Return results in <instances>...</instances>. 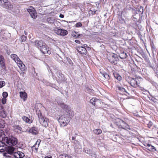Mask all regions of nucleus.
Instances as JSON below:
<instances>
[{
	"label": "nucleus",
	"instance_id": "1",
	"mask_svg": "<svg viewBox=\"0 0 158 158\" xmlns=\"http://www.w3.org/2000/svg\"><path fill=\"white\" fill-rule=\"evenodd\" d=\"M36 113L38 117L39 120L40 124L45 127H48V125L49 119L42 115L40 110H36Z\"/></svg>",
	"mask_w": 158,
	"mask_h": 158
},
{
	"label": "nucleus",
	"instance_id": "2",
	"mask_svg": "<svg viewBox=\"0 0 158 158\" xmlns=\"http://www.w3.org/2000/svg\"><path fill=\"white\" fill-rule=\"evenodd\" d=\"M11 58L16 63L18 67L22 72L24 71L25 70V66L19 57L15 54H12L10 56Z\"/></svg>",
	"mask_w": 158,
	"mask_h": 158
},
{
	"label": "nucleus",
	"instance_id": "3",
	"mask_svg": "<svg viewBox=\"0 0 158 158\" xmlns=\"http://www.w3.org/2000/svg\"><path fill=\"white\" fill-rule=\"evenodd\" d=\"M114 123L119 128L130 129L129 126L124 121L120 119H116Z\"/></svg>",
	"mask_w": 158,
	"mask_h": 158
},
{
	"label": "nucleus",
	"instance_id": "4",
	"mask_svg": "<svg viewBox=\"0 0 158 158\" xmlns=\"http://www.w3.org/2000/svg\"><path fill=\"white\" fill-rule=\"evenodd\" d=\"M5 141L6 143L10 146L16 145L18 142L17 139L13 136L6 137Z\"/></svg>",
	"mask_w": 158,
	"mask_h": 158
},
{
	"label": "nucleus",
	"instance_id": "5",
	"mask_svg": "<svg viewBox=\"0 0 158 158\" xmlns=\"http://www.w3.org/2000/svg\"><path fill=\"white\" fill-rule=\"evenodd\" d=\"M58 121L63 126H67L70 121V119L67 115H62L61 116L58 120Z\"/></svg>",
	"mask_w": 158,
	"mask_h": 158
},
{
	"label": "nucleus",
	"instance_id": "6",
	"mask_svg": "<svg viewBox=\"0 0 158 158\" xmlns=\"http://www.w3.org/2000/svg\"><path fill=\"white\" fill-rule=\"evenodd\" d=\"M129 83L131 85L135 88L137 87H139L140 81L139 79L133 78L131 77L129 78Z\"/></svg>",
	"mask_w": 158,
	"mask_h": 158
},
{
	"label": "nucleus",
	"instance_id": "7",
	"mask_svg": "<svg viewBox=\"0 0 158 158\" xmlns=\"http://www.w3.org/2000/svg\"><path fill=\"white\" fill-rule=\"evenodd\" d=\"M0 65L1 68V71L5 73L6 71L5 61L4 56L2 55L0 56Z\"/></svg>",
	"mask_w": 158,
	"mask_h": 158
},
{
	"label": "nucleus",
	"instance_id": "8",
	"mask_svg": "<svg viewBox=\"0 0 158 158\" xmlns=\"http://www.w3.org/2000/svg\"><path fill=\"white\" fill-rule=\"evenodd\" d=\"M109 61L112 64H115L117 63V61L118 60V58L116 54L113 53L109 56L108 57Z\"/></svg>",
	"mask_w": 158,
	"mask_h": 158
},
{
	"label": "nucleus",
	"instance_id": "9",
	"mask_svg": "<svg viewBox=\"0 0 158 158\" xmlns=\"http://www.w3.org/2000/svg\"><path fill=\"white\" fill-rule=\"evenodd\" d=\"M89 102L93 105L96 107L100 106L102 102L99 99H97L95 97H93L90 100Z\"/></svg>",
	"mask_w": 158,
	"mask_h": 158
},
{
	"label": "nucleus",
	"instance_id": "10",
	"mask_svg": "<svg viewBox=\"0 0 158 158\" xmlns=\"http://www.w3.org/2000/svg\"><path fill=\"white\" fill-rule=\"evenodd\" d=\"M84 47L81 46H78L77 47V50L78 52L81 55H86L87 51L85 47L87 45V44H84Z\"/></svg>",
	"mask_w": 158,
	"mask_h": 158
},
{
	"label": "nucleus",
	"instance_id": "11",
	"mask_svg": "<svg viewBox=\"0 0 158 158\" xmlns=\"http://www.w3.org/2000/svg\"><path fill=\"white\" fill-rule=\"evenodd\" d=\"M27 10L32 18L35 19L37 17V13L33 7H30V8L27 9Z\"/></svg>",
	"mask_w": 158,
	"mask_h": 158
},
{
	"label": "nucleus",
	"instance_id": "12",
	"mask_svg": "<svg viewBox=\"0 0 158 158\" xmlns=\"http://www.w3.org/2000/svg\"><path fill=\"white\" fill-rule=\"evenodd\" d=\"M40 51L43 54H50L51 53V51L49 50V48L45 44L42 48H40Z\"/></svg>",
	"mask_w": 158,
	"mask_h": 158
},
{
	"label": "nucleus",
	"instance_id": "13",
	"mask_svg": "<svg viewBox=\"0 0 158 158\" xmlns=\"http://www.w3.org/2000/svg\"><path fill=\"white\" fill-rule=\"evenodd\" d=\"M55 31L57 34L61 35H65L68 34L67 31L64 29L56 28L55 30Z\"/></svg>",
	"mask_w": 158,
	"mask_h": 158
},
{
	"label": "nucleus",
	"instance_id": "14",
	"mask_svg": "<svg viewBox=\"0 0 158 158\" xmlns=\"http://www.w3.org/2000/svg\"><path fill=\"white\" fill-rule=\"evenodd\" d=\"M6 145L5 148V152L6 151L8 154L12 155L14 153V151L15 150V148L14 147H12V146H9L7 147Z\"/></svg>",
	"mask_w": 158,
	"mask_h": 158
},
{
	"label": "nucleus",
	"instance_id": "15",
	"mask_svg": "<svg viewBox=\"0 0 158 158\" xmlns=\"http://www.w3.org/2000/svg\"><path fill=\"white\" fill-rule=\"evenodd\" d=\"M101 75L98 77V79L101 81H104L106 80L109 79L110 78L109 75L106 73H101Z\"/></svg>",
	"mask_w": 158,
	"mask_h": 158
},
{
	"label": "nucleus",
	"instance_id": "16",
	"mask_svg": "<svg viewBox=\"0 0 158 158\" xmlns=\"http://www.w3.org/2000/svg\"><path fill=\"white\" fill-rule=\"evenodd\" d=\"M13 156L15 158H23L24 156L25 155L22 152L18 151L14 152Z\"/></svg>",
	"mask_w": 158,
	"mask_h": 158
},
{
	"label": "nucleus",
	"instance_id": "17",
	"mask_svg": "<svg viewBox=\"0 0 158 158\" xmlns=\"http://www.w3.org/2000/svg\"><path fill=\"white\" fill-rule=\"evenodd\" d=\"M29 132L33 135H36L39 133V130L37 127H33L30 128Z\"/></svg>",
	"mask_w": 158,
	"mask_h": 158
},
{
	"label": "nucleus",
	"instance_id": "18",
	"mask_svg": "<svg viewBox=\"0 0 158 158\" xmlns=\"http://www.w3.org/2000/svg\"><path fill=\"white\" fill-rule=\"evenodd\" d=\"M35 45L40 50V48H42L45 44L42 40L38 41L36 40L35 41Z\"/></svg>",
	"mask_w": 158,
	"mask_h": 158
},
{
	"label": "nucleus",
	"instance_id": "19",
	"mask_svg": "<svg viewBox=\"0 0 158 158\" xmlns=\"http://www.w3.org/2000/svg\"><path fill=\"white\" fill-rule=\"evenodd\" d=\"M40 140H38L36 143L32 147V151L35 152H37L38 151V148L39 147V146L40 142Z\"/></svg>",
	"mask_w": 158,
	"mask_h": 158
},
{
	"label": "nucleus",
	"instance_id": "20",
	"mask_svg": "<svg viewBox=\"0 0 158 158\" xmlns=\"http://www.w3.org/2000/svg\"><path fill=\"white\" fill-rule=\"evenodd\" d=\"M19 94L20 97L24 101H25L27 99V95L25 92L21 91L19 92Z\"/></svg>",
	"mask_w": 158,
	"mask_h": 158
},
{
	"label": "nucleus",
	"instance_id": "21",
	"mask_svg": "<svg viewBox=\"0 0 158 158\" xmlns=\"http://www.w3.org/2000/svg\"><path fill=\"white\" fill-rule=\"evenodd\" d=\"M6 145L5 143L0 141V152H5V148Z\"/></svg>",
	"mask_w": 158,
	"mask_h": 158
},
{
	"label": "nucleus",
	"instance_id": "22",
	"mask_svg": "<svg viewBox=\"0 0 158 158\" xmlns=\"http://www.w3.org/2000/svg\"><path fill=\"white\" fill-rule=\"evenodd\" d=\"M113 74L114 78L119 81H120L122 80V77L117 72H114L113 73Z\"/></svg>",
	"mask_w": 158,
	"mask_h": 158
},
{
	"label": "nucleus",
	"instance_id": "23",
	"mask_svg": "<svg viewBox=\"0 0 158 158\" xmlns=\"http://www.w3.org/2000/svg\"><path fill=\"white\" fill-rule=\"evenodd\" d=\"M1 107V109L0 110V116L3 118H5L6 116V114L4 110L3 106H2Z\"/></svg>",
	"mask_w": 158,
	"mask_h": 158
},
{
	"label": "nucleus",
	"instance_id": "24",
	"mask_svg": "<svg viewBox=\"0 0 158 158\" xmlns=\"http://www.w3.org/2000/svg\"><path fill=\"white\" fill-rule=\"evenodd\" d=\"M23 120L26 123H31L32 122V120L29 119L28 117L25 116H23L22 117Z\"/></svg>",
	"mask_w": 158,
	"mask_h": 158
},
{
	"label": "nucleus",
	"instance_id": "25",
	"mask_svg": "<svg viewBox=\"0 0 158 158\" xmlns=\"http://www.w3.org/2000/svg\"><path fill=\"white\" fill-rule=\"evenodd\" d=\"M146 147H147V149L150 151H153L154 150H156V149H155V147L150 144H147Z\"/></svg>",
	"mask_w": 158,
	"mask_h": 158
},
{
	"label": "nucleus",
	"instance_id": "26",
	"mask_svg": "<svg viewBox=\"0 0 158 158\" xmlns=\"http://www.w3.org/2000/svg\"><path fill=\"white\" fill-rule=\"evenodd\" d=\"M119 132L121 135L123 137H125L126 136V133H127V129H122Z\"/></svg>",
	"mask_w": 158,
	"mask_h": 158
},
{
	"label": "nucleus",
	"instance_id": "27",
	"mask_svg": "<svg viewBox=\"0 0 158 158\" xmlns=\"http://www.w3.org/2000/svg\"><path fill=\"white\" fill-rule=\"evenodd\" d=\"M4 6L6 8L9 10H11L13 8V5L10 2H8L7 3H6V5Z\"/></svg>",
	"mask_w": 158,
	"mask_h": 158
},
{
	"label": "nucleus",
	"instance_id": "28",
	"mask_svg": "<svg viewBox=\"0 0 158 158\" xmlns=\"http://www.w3.org/2000/svg\"><path fill=\"white\" fill-rule=\"evenodd\" d=\"M14 128L15 131L17 133L20 132L22 130V128L19 125L14 126Z\"/></svg>",
	"mask_w": 158,
	"mask_h": 158
},
{
	"label": "nucleus",
	"instance_id": "29",
	"mask_svg": "<svg viewBox=\"0 0 158 158\" xmlns=\"http://www.w3.org/2000/svg\"><path fill=\"white\" fill-rule=\"evenodd\" d=\"M119 56L121 59H124L127 57V55L126 52H121Z\"/></svg>",
	"mask_w": 158,
	"mask_h": 158
},
{
	"label": "nucleus",
	"instance_id": "30",
	"mask_svg": "<svg viewBox=\"0 0 158 158\" xmlns=\"http://www.w3.org/2000/svg\"><path fill=\"white\" fill-rule=\"evenodd\" d=\"M115 87L116 90H118L119 91L122 92H125L126 91L125 89L124 88L119 85H117L115 86Z\"/></svg>",
	"mask_w": 158,
	"mask_h": 158
},
{
	"label": "nucleus",
	"instance_id": "31",
	"mask_svg": "<svg viewBox=\"0 0 158 158\" xmlns=\"http://www.w3.org/2000/svg\"><path fill=\"white\" fill-rule=\"evenodd\" d=\"M59 158H72L71 156L65 153H63L59 155Z\"/></svg>",
	"mask_w": 158,
	"mask_h": 158
},
{
	"label": "nucleus",
	"instance_id": "32",
	"mask_svg": "<svg viewBox=\"0 0 158 158\" xmlns=\"http://www.w3.org/2000/svg\"><path fill=\"white\" fill-rule=\"evenodd\" d=\"M94 134L97 135H99L102 134V131L100 129H96L93 131Z\"/></svg>",
	"mask_w": 158,
	"mask_h": 158
},
{
	"label": "nucleus",
	"instance_id": "33",
	"mask_svg": "<svg viewBox=\"0 0 158 158\" xmlns=\"http://www.w3.org/2000/svg\"><path fill=\"white\" fill-rule=\"evenodd\" d=\"M5 125V122L4 120L0 118V128H3Z\"/></svg>",
	"mask_w": 158,
	"mask_h": 158
},
{
	"label": "nucleus",
	"instance_id": "34",
	"mask_svg": "<svg viewBox=\"0 0 158 158\" xmlns=\"http://www.w3.org/2000/svg\"><path fill=\"white\" fill-rule=\"evenodd\" d=\"M61 106L63 109H64L66 112H67L68 110H69V106L68 105L63 103L61 105Z\"/></svg>",
	"mask_w": 158,
	"mask_h": 158
},
{
	"label": "nucleus",
	"instance_id": "35",
	"mask_svg": "<svg viewBox=\"0 0 158 158\" xmlns=\"http://www.w3.org/2000/svg\"><path fill=\"white\" fill-rule=\"evenodd\" d=\"M47 21L49 23H52L54 21V19L53 18L49 17L47 18Z\"/></svg>",
	"mask_w": 158,
	"mask_h": 158
},
{
	"label": "nucleus",
	"instance_id": "36",
	"mask_svg": "<svg viewBox=\"0 0 158 158\" xmlns=\"http://www.w3.org/2000/svg\"><path fill=\"white\" fill-rule=\"evenodd\" d=\"M75 152L77 154H80L82 152V150L81 148L76 147H75Z\"/></svg>",
	"mask_w": 158,
	"mask_h": 158
},
{
	"label": "nucleus",
	"instance_id": "37",
	"mask_svg": "<svg viewBox=\"0 0 158 158\" xmlns=\"http://www.w3.org/2000/svg\"><path fill=\"white\" fill-rule=\"evenodd\" d=\"M27 39V36H25L24 35H23L20 37V40L22 42H25L26 41Z\"/></svg>",
	"mask_w": 158,
	"mask_h": 158
},
{
	"label": "nucleus",
	"instance_id": "38",
	"mask_svg": "<svg viewBox=\"0 0 158 158\" xmlns=\"http://www.w3.org/2000/svg\"><path fill=\"white\" fill-rule=\"evenodd\" d=\"M59 75L61 76V77L60 78L59 77V78L58 79V80L60 81H65V80L64 79V75L61 73H60Z\"/></svg>",
	"mask_w": 158,
	"mask_h": 158
},
{
	"label": "nucleus",
	"instance_id": "39",
	"mask_svg": "<svg viewBox=\"0 0 158 158\" xmlns=\"http://www.w3.org/2000/svg\"><path fill=\"white\" fill-rule=\"evenodd\" d=\"M78 32H74L73 33V36L75 37H79L80 35L79 34H78Z\"/></svg>",
	"mask_w": 158,
	"mask_h": 158
},
{
	"label": "nucleus",
	"instance_id": "40",
	"mask_svg": "<svg viewBox=\"0 0 158 158\" xmlns=\"http://www.w3.org/2000/svg\"><path fill=\"white\" fill-rule=\"evenodd\" d=\"M6 84L5 82L2 81H0V88H2Z\"/></svg>",
	"mask_w": 158,
	"mask_h": 158
},
{
	"label": "nucleus",
	"instance_id": "41",
	"mask_svg": "<svg viewBox=\"0 0 158 158\" xmlns=\"http://www.w3.org/2000/svg\"><path fill=\"white\" fill-rule=\"evenodd\" d=\"M66 59L68 63L71 66L73 65V63L71 60L69 58L67 57Z\"/></svg>",
	"mask_w": 158,
	"mask_h": 158
},
{
	"label": "nucleus",
	"instance_id": "42",
	"mask_svg": "<svg viewBox=\"0 0 158 158\" xmlns=\"http://www.w3.org/2000/svg\"><path fill=\"white\" fill-rule=\"evenodd\" d=\"M2 95L3 97V98H6L8 96V93L7 92H4L2 94Z\"/></svg>",
	"mask_w": 158,
	"mask_h": 158
},
{
	"label": "nucleus",
	"instance_id": "43",
	"mask_svg": "<svg viewBox=\"0 0 158 158\" xmlns=\"http://www.w3.org/2000/svg\"><path fill=\"white\" fill-rule=\"evenodd\" d=\"M5 136L4 131L0 129V137Z\"/></svg>",
	"mask_w": 158,
	"mask_h": 158
},
{
	"label": "nucleus",
	"instance_id": "44",
	"mask_svg": "<svg viewBox=\"0 0 158 158\" xmlns=\"http://www.w3.org/2000/svg\"><path fill=\"white\" fill-rule=\"evenodd\" d=\"M0 2L2 4L4 5H5L6 3L8 2L7 0H0Z\"/></svg>",
	"mask_w": 158,
	"mask_h": 158
},
{
	"label": "nucleus",
	"instance_id": "45",
	"mask_svg": "<svg viewBox=\"0 0 158 158\" xmlns=\"http://www.w3.org/2000/svg\"><path fill=\"white\" fill-rule=\"evenodd\" d=\"M82 26V24L81 22H78L76 24V27H81Z\"/></svg>",
	"mask_w": 158,
	"mask_h": 158
},
{
	"label": "nucleus",
	"instance_id": "46",
	"mask_svg": "<svg viewBox=\"0 0 158 158\" xmlns=\"http://www.w3.org/2000/svg\"><path fill=\"white\" fill-rule=\"evenodd\" d=\"M152 122L150 121L147 124L148 127V128H150L152 126Z\"/></svg>",
	"mask_w": 158,
	"mask_h": 158
},
{
	"label": "nucleus",
	"instance_id": "47",
	"mask_svg": "<svg viewBox=\"0 0 158 158\" xmlns=\"http://www.w3.org/2000/svg\"><path fill=\"white\" fill-rule=\"evenodd\" d=\"M6 99L5 98H3L2 100V104H4L6 102Z\"/></svg>",
	"mask_w": 158,
	"mask_h": 158
},
{
	"label": "nucleus",
	"instance_id": "48",
	"mask_svg": "<svg viewBox=\"0 0 158 158\" xmlns=\"http://www.w3.org/2000/svg\"><path fill=\"white\" fill-rule=\"evenodd\" d=\"M8 154L6 152H4L3 153V156L6 157H9V156L8 155Z\"/></svg>",
	"mask_w": 158,
	"mask_h": 158
},
{
	"label": "nucleus",
	"instance_id": "49",
	"mask_svg": "<svg viewBox=\"0 0 158 158\" xmlns=\"http://www.w3.org/2000/svg\"><path fill=\"white\" fill-rule=\"evenodd\" d=\"M75 42L77 44H80L81 43L80 41L78 40H75Z\"/></svg>",
	"mask_w": 158,
	"mask_h": 158
},
{
	"label": "nucleus",
	"instance_id": "50",
	"mask_svg": "<svg viewBox=\"0 0 158 158\" xmlns=\"http://www.w3.org/2000/svg\"><path fill=\"white\" fill-rule=\"evenodd\" d=\"M64 15L62 14H60V15L59 17L61 18H63L64 17Z\"/></svg>",
	"mask_w": 158,
	"mask_h": 158
},
{
	"label": "nucleus",
	"instance_id": "51",
	"mask_svg": "<svg viewBox=\"0 0 158 158\" xmlns=\"http://www.w3.org/2000/svg\"><path fill=\"white\" fill-rule=\"evenodd\" d=\"M76 139V137L73 136L72 137V140H75Z\"/></svg>",
	"mask_w": 158,
	"mask_h": 158
},
{
	"label": "nucleus",
	"instance_id": "52",
	"mask_svg": "<svg viewBox=\"0 0 158 158\" xmlns=\"http://www.w3.org/2000/svg\"><path fill=\"white\" fill-rule=\"evenodd\" d=\"M44 158H52V156H45Z\"/></svg>",
	"mask_w": 158,
	"mask_h": 158
},
{
	"label": "nucleus",
	"instance_id": "53",
	"mask_svg": "<svg viewBox=\"0 0 158 158\" xmlns=\"http://www.w3.org/2000/svg\"><path fill=\"white\" fill-rule=\"evenodd\" d=\"M33 69H34V73H35V69L34 68H33Z\"/></svg>",
	"mask_w": 158,
	"mask_h": 158
},
{
	"label": "nucleus",
	"instance_id": "54",
	"mask_svg": "<svg viewBox=\"0 0 158 158\" xmlns=\"http://www.w3.org/2000/svg\"><path fill=\"white\" fill-rule=\"evenodd\" d=\"M36 75L37 76V74L36 73Z\"/></svg>",
	"mask_w": 158,
	"mask_h": 158
}]
</instances>
